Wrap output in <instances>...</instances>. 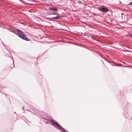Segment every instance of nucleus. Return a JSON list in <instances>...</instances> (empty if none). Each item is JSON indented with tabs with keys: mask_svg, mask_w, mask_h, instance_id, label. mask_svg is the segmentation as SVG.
I'll return each instance as SVG.
<instances>
[{
	"mask_svg": "<svg viewBox=\"0 0 132 132\" xmlns=\"http://www.w3.org/2000/svg\"><path fill=\"white\" fill-rule=\"evenodd\" d=\"M17 33L19 36L22 39L26 41H29V38L27 37L26 35L23 33V32L18 29H17Z\"/></svg>",
	"mask_w": 132,
	"mask_h": 132,
	"instance_id": "obj_1",
	"label": "nucleus"
},
{
	"mask_svg": "<svg viewBox=\"0 0 132 132\" xmlns=\"http://www.w3.org/2000/svg\"><path fill=\"white\" fill-rule=\"evenodd\" d=\"M51 122L54 125H55L59 128L60 129L62 128V127L59 124V123L53 120H51Z\"/></svg>",
	"mask_w": 132,
	"mask_h": 132,
	"instance_id": "obj_2",
	"label": "nucleus"
},
{
	"mask_svg": "<svg viewBox=\"0 0 132 132\" xmlns=\"http://www.w3.org/2000/svg\"><path fill=\"white\" fill-rule=\"evenodd\" d=\"M48 9L51 11H57V9L56 8L53 7H49Z\"/></svg>",
	"mask_w": 132,
	"mask_h": 132,
	"instance_id": "obj_3",
	"label": "nucleus"
},
{
	"mask_svg": "<svg viewBox=\"0 0 132 132\" xmlns=\"http://www.w3.org/2000/svg\"><path fill=\"white\" fill-rule=\"evenodd\" d=\"M109 11L108 8L103 7L101 9V11L103 12H107Z\"/></svg>",
	"mask_w": 132,
	"mask_h": 132,
	"instance_id": "obj_4",
	"label": "nucleus"
},
{
	"mask_svg": "<svg viewBox=\"0 0 132 132\" xmlns=\"http://www.w3.org/2000/svg\"><path fill=\"white\" fill-rule=\"evenodd\" d=\"M57 15V16H56L53 17V18L55 20H57L62 17L61 15L59 14H58Z\"/></svg>",
	"mask_w": 132,
	"mask_h": 132,
	"instance_id": "obj_5",
	"label": "nucleus"
},
{
	"mask_svg": "<svg viewBox=\"0 0 132 132\" xmlns=\"http://www.w3.org/2000/svg\"><path fill=\"white\" fill-rule=\"evenodd\" d=\"M51 14L52 15H57V14L56 13H51Z\"/></svg>",
	"mask_w": 132,
	"mask_h": 132,
	"instance_id": "obj_6",
	"label": "nucleus"
},
{
	"mask_svg": "<svg viewBox=\"0 0 132 132\" xmlns=\"http://www.w3.org/2000/svg\"><path fill=\"white\" fill-rule=\"evenodd\" d=\"M129 4L130 5H131L132 6V2H131L130 3H129Z\"/></svg>",
	"mask_w": 132,
	"mask_h": 132,
	"instance_id": "obj_7",
	"label": "nucleus"
},
{
	"mask_svg": "<svg viewBox=\"0 0 132 132\" xmlns=\"http://www.w3.org/2000/svg\"><path fill=\"white\" fill-rule=\"evenodd\" d=\"M130 37H132V35H131Z\"/></svg>",
	"mask_w": 132,
	"mask_h": 132,
	"instance_id": "obj_8",
	"label": "nucleus"
}]
</instances>
